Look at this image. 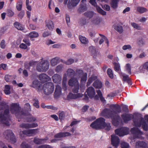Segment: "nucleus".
Listing matches in <instances>:
<instances>
[{
  "mask_svg": "<svg viewBox=\"0 0 148 148\" xmlns=\"http://www.w3.org/2000/svg\"><path fill=\"white\" fill-rule=\"evenodd\" d=\"M9 107L7 103L4 101L0 103V110L5 109L3 113L0 114V121L1 123L8 126L10 125L9 121L10 120Z\"/></svg>",
  "mask_w": 148,
  "mask_h": 148,
  "instance_id": "f257e3e1",
  "label": "nucleus"
},
{
  "mask_svg": "<svg viewBox=\"0 0 148 148\" xmlns=\"http://www.w3.org/2000/svg\"><path fill=\"white\" fill-rule=\"evenodd\" d=\"M90 127L96 130L105 128L107 131H109L110 130L111 127L110 124L106 123L105 119L102 117L97 119L90 124Z\"/></svg>",
  "mask_w": 148,
  "mask_h": 148,
  "instance_id": "f03ea898",
  "label": "nucleus"
},
{
  "mask_svg": "<svg viewBox=\"0 0 148 148\" xmlns=\"http://www.w3.org/2000/svg\"><path fill=\"white\" fill-rule=\"evenodd\" d=\"M133 121L135 126L140 127L142 126V127L144 131H148V125L141 115H138V116H136L134 118Z\"/></svg>",
  "mask_w": 148,
  "mask_h": 148,
  "instance_id": "7ed1b4c3",
  "label": "nucleus"
},
{
  "mask_svg": "<svg viewBox=\"0 0 148 148\" xmlns=\"http://www.w3.org/2000/svg\"><path fill=\"white\" fill-rule=\"evenodd\" d=\"M10 111L11 114H14L17 118L19 119L21 116L20 113L23 115H24L25 114L22 110L21 112V108L18 103H12L10 105Z\"/></svg>",
  "mask_w": 148,
  "mask_h": 148,
  "instance_id": "20e7f679",
  "label": "nucleus"
},
{
  "mask_svg": "<svg viewBox=\"0 0 148 148\" xmlns=\"http://www.w3.org/2000/svg\"><path fill=\"white\" fill-rule=\"evenodd\" d=\"M54 86L53 84L51 82H47L45 84L43 87V90L46 95L51 94L53 91Z\"/></svg>",
  "mask_w": 148,
  "mask_h": 148,
  "instance_id": "39448f33",
  "label": "nucleus"
},
{
  "mask_svg": "<svg viewBox=\"0 0 148 148\" xmlns=\"http://www.w3.org/2000/svg\"><path fill=\"white\" fill-rule=\"evenodd\" d=\"M3 135L5 138L7 140H10L11 143H14L16 142V137L12 130H6L4 132Z\"/></svg>",
  "mask_w": 148,
  "mask_h": 148,
  "instance_id": "423d86ee",
  "label": "nucleus"
},
{
  "mask_svg": "<svg viewBox=\"0 0 148 148\" xmlns=\"http://www.w3.org/2000/svg\"><path fill=\"white\" fill-rule=\"evenodd\" d=\"M129 128L126 127H122L115 130L116 134L119 136H123L128 134L129 133Z\"/></svg>",
  "mask_w": 148,
  "mask_h": 148,
  "instance_id": "0eeeda50",
  "label": "nucleus"
},
{
  "mask_svg": "<svg viewBox=\"0 0 148 148\" xmlns=\"http://www.w3.org/2000/svg\"><path fill=\"white\" fill-rule=\"evenodd\" d=\"M102 116L106 118H112L115 114L114 112L110 109L106 108L104 109L102 112Z\"/></svg>",
  "mask_w": 148,
  "mask_h": 148,
  "instance_id": "6e6552de",
  "label": "nucleus"
},
{
  "mask_svg": "<svg viewBox=\"0 0 148 148\" xmlns=\"http://www.w3.org/2000/svg\"><path fill=\"white\" fill-rule=\"evenodd\" d=\"M136 116H138L136 115L134 117V116L131 114L125 113L121 115V117L124 121L125 123H127L128 121L131 120L132 119H134Z\"/></svg>",
  "mask_w": 148,
  "mask_h": 148,
  "instance_id": "1a4fd4ad",
  "label": "nucleus"
},
{
  "mask_svg": "<svg viewBox=\"0 0 148 148\" xmlns=\"http://www.w3.org/2000/svg\"><path fill=\"white\" fill-rule=\"evenodd\" d=\"M38 126V125L36 123H23L20 125V127L21 128H25L26 129L35 127Z\"/></svg>",
  "mask_w": 148,
  "mask_h": 148,
  "instance_id": "9d476101",
  "label": "nucleus"
},
{
  "mask_svg": "<svg viewBox=\"0 0 148 148\" xmlns=\"http://www.w3.org/2000/svg\"><path fill=\"white\" fill-rule=\"evenodd\" d=\"M111 143L113 146L115 147H117L119 143V139L118 136L112 134L111 136Z\"/></svg>",
  "mask_w": 148,
  "mask_h": 148,
  "instance_id": "9b49d317",
  "label": "nucleus"
},
{
  "mask_svg": "<svg viewBox=\"0 0 148 148\" xmlns=\"http://www.w3.org/2000/svg\"><path fill=\"white\" fill-rule=\"evenodd\" d=\"M82 94L80 93L77 94H74L71 92H69L67 97V100H69L71 99H75L78 98L82 97Z\"/></svg>",
  "mask_w": 148,
  "mask_h": 148,
  "instance_id": "f8f14e48",
  "label": "nucleus"
},
{
  "mask_svg": "<svg viewBox=\"0 0 148 148\" xmlns=\"http://www.w3.org/2000/svg\"><path fill=\"white\" fill-rule=\"evenodd\" d=\"M112 123L114 126H117L119 125L120 120V117L119 115H115L111 118Z\"/></svg>",
  "mask_w": 148,
  "mask_h": 148,
  "instance_id": "ddd939ff",
  "label": "nucleus"
},
{
  "mask_svg": "<svg viewBox=\"0 0 148 148\" xmlns=\"http://www.w3.org/2000/svg\"><path fill=\"white\" fill-rule=\"evenodd\" d=\"M80 0H71L69 1L67 4V7L69 9H71L73 7L76 6Z\"/></svg>",
  "mask_w": 148,
  "mask_h": 148,
  "instance_id": "4468645a",
  "label": "nucleus"
},
{
  "mask_svg": "<svg viewBox=\"0 0 148 148\" xmlns=\"http://www.w3.org/2000/svg\"><path fill=\"white\" fill-rule=\"evenodd\" d=\"M71 134L68 132H60L57 133L54 136L55 138H59L70 136Z\"/></svg>",
  "mask_w": 148,
  "mask_h": 148,
  "instance_id": "2eb2a0df",
  "label": "nucleus"
},
{
  "mask_svg": "<svg viewBox=\"0 0 148 148\" xmlns=\"http://www.w3.org/2000/svg\"><path fill=\"white\" fill-rule=\"evenodd\" d=\"M86 92L88 96L91 98H93L95 94V89L92 87L88 88L86 90Z\"/></svg>",
  "mask_w": 148,
  "mask_h": 148,
  "instance_id": "dca6fc26",
  "label": "nucleus"
},
{
  "mask_svg": "<svg viewBox=\"0 0 148 148\" xmlns=\"http://www.w3.org/2000/svg\"><path fill=\"white\" fill-rule=\"evenodd\" d=\"M119 74L121 76L123 77V81L126 82L130 85H132L131 80L128 75H125L124 73H120Z\"/></svg>",
  "mask_w": 148,
  "mask_h": 148,
  "instance_id": "f3484780",
  "label": "nucleus"
},
{
  "mask_svg": "<svg viewBox=\"0 0 148 148\" xmlns=\"http://www.w3.org/2000/svg\"><path fill=\"white\" fill-rule=\"evenodd\" d=\"M89 50L93 57L95 58L98 54L99 53L97 50H96L95 47L93 46L89 47Z\"/></svg>",
  "mask_w": 148,
  "mask_h": 148,
  "instance_id": "a211bd4d",
  "label": "nucleus"
},
{
  "mask_svg": "<svg viewBox=\"0 0 148 148\" xmlns=\"http://www.w3.org/2000/svg\"><path fill=\"white\" fill-rule=\"evenodd\" d=\"M38 129H30L28 130H25L22 131L23 134L28 136L31 134H35L37 133Z\"/></svg>",
  "mask_w": 148,
  "mask_h": 148,
  "instance_id": "6ab92c4d",
  "label": "nucleus"
},
{
  "mask_svg": "<svg viewBox=\"0 0 148 148\" xmlns=\"http://www.w3.org/2000/svg\"><path fill=\"white\" fill-rule=\"evenodd\" d=\"M39 79L43 82H45L50 79V77L44 73L40 75L39 76Z\"/></svg>",
  "mask_w": 148,
  "mask_h": 148,
  "instance_id": "aec40b11",
  "label": "nucleus"
},
{
  "mask_svg": "<svg viewBox=\"0 0 148 148\" xmlns=\"http://www.w3.org/2000/svg\"><path fill=\"white\" fill-rule=\"evenodd\" d=\"M62 88L59 85L56 86V89L54 93V97L55 98H57L59 97L61 93Z\"/></svg>",
  "mask_w": 148,
  "mask_h": 148,
  "instance_id": "412c9836",
  "label": "nucleus"
},
{
  "mask_svg": "<svg viewBox=\"0 0 148 148\" xmlns=\"http://www.w3.org/2000/svg\"><path fill=\"white\" fill-rule=\"evenodd\" d=\"M68 84L70 86H75L77 84H79L77 79L74 77L71 78L69 81Z\"/></svg>",
  "mask_w": 148,
  "mask_h": 148,
  "instance_id": "4be33fe9",
  "label": "nucleus"
},
{
  "mask_svg": "<svg viewBox=\"0 0 148 148\" xmlns=\"http://www.w3.org/2000/svg\"><path fill=\"white\" fill-rule=\"evenodd\" d=\"M46 140V139H40L35 137L33 141L36 144L40 145L44 143Z\"/></svg>",
  "mask_w": 148,
  "mask_h": 148,
  "instance_id": "5701e85b",
  "label": "nucleus"
},
{
  "mask_svg": "<svg viewBox=\"0 0 148 148\" xmlns=\"http://www.w3.org/2000/svg\"><path fill=\"white\" fill-rule=\"evenodd\" d=\"M136 148H145L147 144L145 142L138 141L136 142Z\"/></svg>",
  "mask_w": 148,
  "mask_h": 148,
  "instance_id": "b1692460",
  "label": "nucleus"
},
{
  "mask_svg": "<svg viewBox=\"0 0 148 148\" xmlns=\"http://www.w3.org/2000/svg\"><path fill=\"white\" fill-rule=\"evenodd\" d=\"M93 86L96 88L100 89L101 88L102 84L101 81L97 79L93 83Z\"/></svg>",
  "mask_w": 148,
  "mask_h": 148,
  "instance_id": "393cba45",
  "label": "nucleus"
},
{
  "mask_svg": "<svg viewBox=\"0 0 148 148\" xmlns=\"http://www.w3.org/2000/svg\"><path fill=\"white\" fill-rule=\"evenodd\" d=\"M41 84L38 80L33 81L31 86L32 87L39 89L40 88Z\"/></svg>",
  "mask_w": 148,
  "mask_h": 148,
  "instance_id": "a878e982",
  "label": "nucleus"
},
{
  "mask_svg": "<svg viewBox=\"0 0 148 148\" xmlns=\"http://www.w3.org/2000/svg\"><path fill=\"white\" fill-rule=\"evenodd\" d=\"M46 26L50 30H52L54 28V25L53 21L51 20H48L45 22Z\"/></svg>",
  "mask_w": 148,
  "mask_h": 148,
  "instance_id": "bb28decb",
  "label": "nucleus"
},
{
  "mask_svg": "<svg viewBox=\"0 0 148 148\" xmlns=\"http://www.w3.org/2000/svg\"><path fill=\"white\" fill-rule=\"evenodd\" d=\"M53 82L55 83H58L61 80V77L58 74H55L52 77Z\"/></svg>",
  "mask_w": 148,
  "mask_h": 148,
  "instance_id": "cd10ccee",
  "label": "nucleus"
},
{
  "mask_svg": "<svg viewBox=\"0 0 148 148\" xmlns=\"http://www.w3.org/2000/svg\"><path fill=\"white\" fill-rule=\"evenodd\" d=\"M41 65L42 67L43 72L47 71L49 68V64L46 60H44L42 62H41Z\"/></svg>",
  "mask_w": 148,
  "mask_h": 148,
  "instance_id": "c85d7f7f",
  "label": "nucleus"
},
{
  "mask_svg": "<svg viewBox=\"0 0 148 148\" xmlns=\"http://www.w3.org/2000/svg\"><path fill=\"white\" fill-rule=\"evenodd\" d=\"M67 76L70 77H73L75 76V72L74 71L71 69H69L66 71Z\"/></svg>",
  "mask_w": 148,
  "mask_h": 148,
  "instance_id": "c756f323",
  "label": "nucleus"
},
{
  "mask_svg": "<svg viewBox=\"0 0 148 148\" xmlns=\"http://www.w3.org/2000/svg\"><path fill=\"white\" fill-rule=\"evenodd\" d=\"M119 0H112L110 3L111 7L114 9H116L118 7V3Z\"/></svg>",
  "mask_w": 148,
  "mask_h": 148,
  "instance_id": "7c9ffc66",
  "label": "nucleus"
},
{
  "mask_svg": "<svg viewBox=\"0 0 148 148\" xmlns=\"http://www.w3.org/2000/svg\"><path fill=\"white\" fill-rule=\"evenodd\" d=\"M14 25L16 28L18 30L22 31L24 29V27H23L22 24L18 22H15L14 24Z\"/></svg>",
  "mask_w": 148,
  "mask_h": 148,
  "instance_id": "2f4dec72",
  "label": "nucleus"
},
{
  "mask_svg": "<svg viewBox=\"0 0 148 148\" xmlns=\"http://www.w3.org/2000/svg\"><path fill=\"white\" fill-rule=\"evenodd\" d=\"M97 79V76L92 75L88 79L87 83L86 86L87 87L89 86L93 81Z\"/></svg>",
  "mask_w": 148,
  "mask_h": 148,
  "instance_id": "473e14b6",
  "label": "nucleus"
},
{
  "mask_svg": "<svg viewBox=\"0 0 148 148\" xmlns=\"http://www.w3.org/2000/svg\"><path fill=\"white\" fill-rule=\"evenodd\" d=\"M87 10V7L86 4H81L79 7L78 9V11L79 13L84 12Z\"/></svg>",
  "mask_w": 148,
  "mask_h": 148,
  "instance_id": "72a5a7b5",
  "label": "nucleus"
},
{
  "mask_svg": "<svg viewBox=\"0 0 148 148\" xmlns=\"http://www.w3.org/2000/svg\"><path fill=\"white\" fill-rule=\"evenodd\" d=\"M114 27L115 30L117 31L120 34H121L123 32V27L119 25H114Z\"/></svg>",
  "mask_w": 148,
  "mask_h": 148,
  "instance_id": "f704fd0d",
  "label": "nucleus"
},
{
  "mask_svg": "<svg viewBox=\"0 0 148 148\" xmlns=\"http://www.w3.org/2000/svg\"><path fill=\"white\" fill-rule=\"evenodd\" d=\"M110 107L114 109L116 112L119 113L121 112V107L118 105L112 104L110 105Z\"/></svg>",
  "mask_w": 148,
  "mask_h": 148,
  "instance_id": "c9c22d12",
  "label": "nucleus"
},
{
  "mask_svg": "<svg viewBox=\"0 0 148 148\" xmlns=\"http://www.w3.org/2000/svg\"><path fill=\"white\" fill-rule=\"evenodd\" d=\"M110 107L114 109L116 112L119 113L121 112V107L118 105L112 104L110 105Z\"/></svg>",
  "mask_w": 148,
  "mask_h": 148,
  "instance_id": "e433bc0d",
  "label": "nucleus"
},
{
  "mask_svg": "<svg viewBox=\"0 0 148 148\" xmlns=\"http://www.w3.org/2000/svg\"><path fill=\"white\" fill-rule=\"evenodd\" d=\"M131 132L133 134L142 135L143 133L138 128H133L131 130Z\"/></svg>",
  "mask_w": 148,
  "mask_h": 148,
  "instance_id": "4c0bfd02",
  "label": "nucleus"
},
{
  "mask_svg": "<svg viewBox=\"0 0 148 148\" xmlns=\"http://www.w3.org/2000/svg\"><path fill=\"white\" fill-rule=\"evenodd\" d=\"M97 92L101 101L103 103H106V101L104 98L103 97L101 90H98L97 91Z\"/></svg>",
  "mask_w": 148,
  "mask_h": 148,
  "instance_id": "58836bf2",
  "label": "nucleus"
},
{
  "mask_svg": "<svg viewBox=\"0 0 148 148\" xmlns=\"http://www.w3.org/2000/svg\"><path fill=\"white\" fill-rule=\"evenodd\" d=\"M79 38L80 41L83 44H87L88 42V40L84 37L79 36Z\"/></svg>",
  "mask_w": 148,
  "mask_h": 148,
  "instance_id": "ea45409f",
  "label": "nucleus"
},
{
  "mask_svg": "<svg viewBox=\"0 0 148 148\" xmlns=\"http://www.w3.org/2000/svg\"><path fill=\"white\" fill-rule=\"evenodd\" d=\"M137 11L140 13L142 14L147 11V9L142 7H138L137 8Z\"/></svg>",
  "mask_w": 148,
  "mask_h": 148,
  "instance_id": "a19ab883",
  "label": "nucleus"
},
{
  "mask_svg": "<svg viewBox=\"0 0 148 148\" xmlns=\"http://www.w3.org/2000/svg\"><path fill=\"white\" fill-rule=\"evenodd\" d=\"M38 36V33L35 31L32 32H30L29 34V37L31 38H37Z\"/></svg>",
  "mask_w": 148,
  "mask_h": 148,
  "instance_id": "79ce46f5",
  "label": "nucleus"
},
{
  "mask_svg": "<svg viewBox=\"0 0 148 148\" xmlns=\"http://www.w3.org/2000/svg\"><path fill=\"white\" fill-rule=\"evenodd\" d=\"M93 12L92 11H87L84 14V15L86 17L90 18L93 16Z\"/></svg>",
  "mask_w": 148,
  "mask_h": 148,
  "instance_id": "37998d69",
  "label": "nucleus"
},
{
  "mask_svg": "<svg viewBox=\"0 0 148 148\" xmlns=\"http://www.w3.org/2000/svg\"><path fill=\"white\" fill-rule=\"evenodd\" d=\"M58 60L59 58L58 57H56L52 59L51 61V65L53 66H55L58 63Z\"/></svg>",
  "mask_w": 148,
  "mask_h": 148,
  "instance_id": "c03bdc74",
  "label": "nucleus"
},
{
  "mask_svg": "<svg viewBox=\"0 0 148 148\" xmlns=\"http://www.w3.org/2000/svg\"><path fill=\"white\" fill-rule=\"evenodd\" d=\"M10 87L9 85H5L4 91L6 95H8L10 93Z\"/></svg>",
  "mask_w": 148,
  "mask_h": 148,
  "instance_id": "a18cd8bd",
  "label": "nucleus"
},
{
  "mask_svg": "<svg viewBox=\"0 0 148 148\" xmlns=\"http://www.w3.org/2000/svg\"><path fill=\"white\" fill-rule=\"evenodd\" d=\"M33 101L34 102L33 105L34 106L37 108H39V101L36 98H34L33 99Z\"/></svg>",
  "mask_w": 148,
  "mask_h": 148,
  "instance_id": "49530a36",
  "label": "nucleus"
},
{
  "mask_svg": "<svg viewBox=\"0 0 148 148\" xmlns=\"http://www.w3.org/2000/svg\"><path fill=\"white\" fill-rule=\"evenodd\" d=\"M113 64L114 66V70L117 72H119L120 70V66L119 63L114 62Z\"/></svg>",
  "mask_w": 148,
  "mask_h": 148,
  "instance_id": "de8ad7c7",
  "label": "nucleus"
},
{
  "mask_svg": "<svg viewBox=\"0 0 148 148\" xmlns=\"http://www.w3.org/2000/svg\"><path fill=\"white\" fill-rule=\"evenodd\" d=\"M131 25L134 28L138 30H141L142 29V27L138 24L133 22L131 23Z\"/></svg>",
  "mask_w": 148,
  "mask_h": 148,
  "instance_id": "09e8293b",
  "label": "nucleus"
},
{
  "mask_svg": "<svg viewBox=\"0 0 148 148\" xmlns=\"http://www.w3.org/2000/svg\"><path fill=\"white\" fill-rule=\"evenodd\" d=\"M87 74L86 73H84L82 75L81 80V83H85L87 80Z\"/></svg>",
  "mask_w": 148,
  "mask_h": 148,
  "instance_id": "8fccbe9b",
  "label": "nucleus"
},
{
  "mask_svg": "<svg viewBox=\"0 0 148 148\" xmlns=\"http://www.w3.org/2000/svg\"><path fill=\"white\" fill-rule=\"evenodd\" d=\"M96 8L98 12L103 15H106V12L104 11L99 6H97Z\"/></svg>",
  "mask_w": 148,
  "mask_h": 148,
  "instance_id": "3c124183",
  "label": "nucleus"
},
{
  "mask_svg": "<svg viewBox=\"0 0 148 148\" xmlns=\"http://www.w3.org/2000/svg\"><path fill=\"white\" fill-rule=\"evenodd\" d=\"M79 89V84H77L72 89L73 92L74 93H78Z\"/></svg>",
  "mask_w": 148,
  "mask_h": 148,
  "instance_id": "603ef678",
  "label": "nucleus"
},
{
  "mask_svg": "<svg viewBox=\"0 0 148 148\" xmlns=\"http://www.w3.org/2000/svg\"><path fill=\"white\" fill-rule=\"evenodd\" d=\"M107 73L108 76L111 79L114 78V75L112 69H111L108 68L107 70Z\"/></svg>",
  "mask_w": 148,
  "mask_h": 148,
  "instance_id": "864d4df0",
  "label": "nucleus"
},
{
  "mask_svg": "<svg viewBox=\"0 0 148 148\" xmlns=\"http://www.w3.org/2000/svg\"><path fill=\"white\" fill-rule=\"evenodd\" d=\"M7 15L9 17H12L14 14V12L11 9H8L6 13Z\"/></svg>",
  "mask_w": 148,
  "mask_h": 148,
  "instance_id": "5fc2aeb1",
  "label": "nucleus"
},
{
  "mask_svg": "<svg viewBox=\"0 0 148 148\" xmlns=\"http://www.w3.org/2000/svg\"><path fill=\"white\" fill-rule=\"evenodd\" d=\"M27 122L29 123H33L35 122L36 120V118L33 116H31L30 117H28L26 119Z\"/></svg>",
  "mask_w": 148,
  "mask_h": 148,
  "instance_id": "6e6d98bb",
  "label": "nucleus"
},
{
  "mask_svg": "<svg viewBox=\"0 0 148 148\" xmlns=\"http://www.w3.org/2000/svg\"><path fill=\"white\" fill-rule=\"evenodd\" d=\"M22 3L21 1H20L17 2L16 5V8L18 10L20 11L21 10L22 7Z\"/></svg>",
  "mask_w": 148,
  "mask_h": 148,
  "instance_id": "4d7b16f0",
  "label": "nucleus"
},
{
  "mask_svg": "<svg viewBox=\"0 0 148 148\" xmlns=\"http://www.w3.org/2000/svg\"><path fill=\"white\" fill-rule=\"evenodd\" d=\"M142 66L141 70H146L147 71H148V61L145 62Z\"/></svg>",
  "mask_w": 148,
  "mask_h": 148,
  "instance_id": "13d9d810",
  "label": "nucleus"
},
{
  "mask_svg": "<svg viewBox=\"0 0 148 148\" xmlns=\"http://www.w3.org/2000/svg\"><path fill=\"white\" fill-rule=\"evenodd\" d=\"M125 68L126 70L130 75L131 74V67L130 64H127L126 65Z\"/></svg>",
  "mask_w": 148,
  "mask_h": 148,
  "instance_id": "bf43d9fd",
  "label": "nucleus"
},
{
  "mask_svg": "<svg viewBox=\"0 0 148 148\" xmlns=\"http://www.w3.org/2000/svg\"><path fill=\"white\" fill-rule=\"evenodd\" d=\"M121 148H129V144L125 142H122L121 143Z\"/></svg>",
  "mask_w": 148,
  "mask_h": 148,
  "instance_id": "052dcab7",
  "label": "nucleus"
},
{
  "mask_svg": "<svg viewBox=\"0 0 148 148\" xmlns=\"http://www.w3.org/2000/svg\"><path fill=\"white\" fill-rule=\"evenodd\" d=\"M22 148H32L31 146L26 143L25 142H23L21 144Z\"/></svg>",
  "mask_w": 148,
  "mask_h": 148,
  "instance_id": "680f3d73",
  "label": "nucleus"
},
{
  "mask_svg": "<svg viewBox=\"0 0 148 148\" xmlns=\"http://www.w3.org/2000/svg\"><path fill=\"white\" fill-rule=\"evenodd\" d=\"M137 43L140 45L143 46L145 44V42L142 38H139L137 40Z\"/></svg>",
  "mask_w": 148,
  "mask_h": 148,
  "instance_id": "e2e57ef3",
  "label": "nucleus"
},
{
  "mask_svg": "<svg viewBox=\"0 0 148 148\" xmlns=\"http://www.w3.org/2000/svg\"><path fill=\"white\" fill-rule=\"evenodd\" d=\"M37 70L39 72H43V68L41 65V62H40L37 65L36 67Z\"/></svg>",
  "mask_w": 148,
  "mask_h": 148,
  "instance_id": "0e129e2a",
  "label": "nucleus"
},
{
  "mask_svg": "<svg viewBox=\"0 0 148 148\" xmlns=\"http://www.w3.org/2000/svg\"><path fill=\"white\" fill-rule=\"evenodd\" d=\"M63 67L62 64H60L58 65L56 69V71L57 72H59L62 71Z\"/></svg>",
  "mask_w": 148,
  "mask_h": 148,
  "instance_id": "69168bd1",
  "label": "nucleus"
},
{
  "mask_svg": "<svg viewBox=\"0 0 148 148\" xmlns=\"http://www.w3.org/2000/svg\"><path fill=\"white\" fill-rule=\"evenodd\" d=\"M74 60L73 59L70 58L68 60L65 62V63L67 65H69L73 63L74 62Z\"/></svg>",
  "mask_w": 148,
  "mask_h": 148,
  "instance_id": "338daca9",
  "label": "nucleus"
},
{
  "mask_svg": "<svg viewBox=\"0 0 148 148\" xmlns=\"http://www.w3.org/2000/svg\"><path fill=\"white\" fill-rule=\"evenodd\" d=\"M65 117V113L64 111H62L59 114V119L62 120Z\"/></svg>",
  "mask_w": 148,
  "mask_h": 148,
  "instance_id": "774afa93",
  "label": "nucleus"
}]
</instances>
